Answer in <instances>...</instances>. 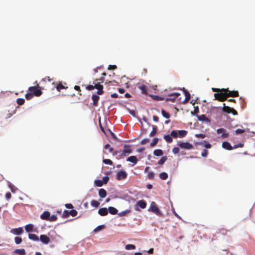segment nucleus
Wrapping results in <instances>:
<instances>
[{"instance_id": "nucleus-1", "label": "nucleus", "mask_w": 255, "mask_h": 255, "mask_svg": "<svg viewBox=\"0 0 255 255\" xmlns=\"http://www.w3.org/2000/svg\"><path fill=\"white\" fill-rule=\"evenodd\" d=\"M224 92H220L219 93H215V99L220 102H224L227 100L228 96L227 93L228 89H224Z\"/></svg>"}, {"instance_id": "nucleus-2", "label": "nucleus", "mask_w": 255, "mask_h": 255, "mask_svg": "<svg viewBox=\"0 0 255 255\" xmlns=\"http://www.w3.org/2000/svg\"><path fill=\"white\" fill-rule=\"evenodd\" d=\"M37 83L36 82H35ZM28 92L31 93L33 95L38 97L41 95L42 91L41 88L39 86L38 84L35 86L30 87L28 89Z\"/></svg>"}, {"instance_id": "nucleus-3", "label": "nucleus", "mask_w": 255, "mask_h": 255, "mask_svg": "<svg viewBox=\"0 0 255 255\" xmlns=\"http://www.w3.org/2000/svg\"><path fill=\"white\" fill-rule=\"evenodd\" d=\"M124 147V149L122 151H115L113 152V155L119 154L121 156H125L131 152V149L129 145L125 144Z\"/></svg>"}, {"instance_id": "nucleus-4", "label": "nucleus", "mask_w": 255, "mask_h": 255, "mask_svg": "<svg viewBox=\"0 0 255 255\" xmlns=\"http://www.w3.org/2000/svg\"><path fill=\"white\" fill-rule=\"evenodd\" d=\"M93 84H94V89H97L98 90L97 91V94L98 95H102L104 93L103 91V85L100 84V82H98V79H95L94 82Z\"/></svg>"}, {"instance_id": "nucleus-5", "label": "nucleus", "mask_w": 255, "mask_h": 255, "mask_svg": "<svg viewBox=\"0 0 255 255\" xmlns=\"http://www.w3.org/2000/svg\"><path fill=\"white\" fill-rule=\"evenodd\" d=\"M148 211H150L158 216H162V213L157 207L154 202H152Z\"/></svg>"}, {"instance_id": "nucleus-6", "label": "nucleus", "mask_w": 255, "mask_h": 255, "mask_svg": "<svg viewBox=\"0 0 255 255\" xmlns=\"http://www.w3.org/2000/svg\"><path fill=\"white\" fill-rule=\"evenodd\" d=\"M222 110L224 112L228 114L232 113L233 115H238L237 112L234 109L229 106H226L225 103L223 104V108H222Z\"/></svg>"}, {"instance_id": "nucleus-7", "label": "nucleus", "mask_w": 255, "mask_h": 255, "mask_svg": "<svg viewBox=\"0 0 255 255\" xmlns=\"http://www.w3.org/2000/svg\"><path fill=\"white\" fill-rule=\"evenodd\" d=\"M146 206V203L143 200H140L137 202L136 204L134 206V209L136 211H140L138 209V207H139L141 209L145 208Z\"/></svg>"}, {"instance_id": "nucleus-8", "label": "nucleus", "mask_w": 255, "mask_h": 255, "mask_svg": "<svg viewBox=\"0 0 255 255\" xmlns=\"http://www.w3.org/2000/svg\"><path fill=\"white\" fill-rule=\"evenodd\" d=\"M180 95V94L179 93H172L169 95V97L166 98L164 100H165L166 101H171L172 102H174L176 98L178 97Z\"/></svg>"}, {"instance_id": "nucleus-9", "label": "nucleus", "mask_w": 255, "mask_h": 255, "mask_svg": "<svg viewBox=\"0 0 255 255\" xmlns=\"http://www.w3.org/2000/svg\"><path fill=\"white\" fill-rule=\"evenodd\" d=\"M178 145L183 149H191L193 148V146L192 144L188 142H180V143L178 144Z\"/></svg>"}, {"instance_id": "nucleus-10", "label": "nucleus", "mask_w": 255, "mask_h": 255, "mask_svg": "<svg viewBox=\"0 0 255 255\" xmlns=\"http://www.w3.org/2000/svg\"><path fill=\"white\" fill-rule=\"evenodd\" d=\"M127 177V173L124 170H121L119 171L117 174L116 178L118 180H121L122 179H125Z\"/></svg>"}, {"instance_id": "nucleus-11", "label": "nucleus", "mask_w": 255, "mask_h": 255, "mask_svg": "<svg viewBox=\"0 0 255 255\" xmlns=\"http://www.w3.org/2000/svg\"><path fill=\"white\" fill-rule=\"evenodd\" d=\"M218 134H221V137L222 138H226L228 137L229 134L226 132V129L224 128H219L217 130Z\"/></svg>"}, {"instance_id": "nucleus-12", "label": "nucleus", "mask_w": 255, "mask_h": 255, "mask_svg": "<svg viewBox=\"0 0 255 255\" xmlns=\"http://www.w3.org/2000/svg\"><path fill=\"white\" fill-rule=\"evenodd\" d=\"M39 240L44 244H48L50 241L49 238L45 235H40Z\"/></svg>"}, {"instance_id": "nucleus-13", "label": "nucleus", "mask_w": 255, "mask_h": 255, "mask_svg": "<svg viewBox=\"0 0 255 255\" xmlns=\"http://www.w3.org/2000/svg\"><path fill=\"white\" fill-rule=\"evenodd\" d=\"M183 91H184V94L185 96V99L184 100V101L183 102V103L185 104V103H187L190 100L191 96H190V94L189 93V92L186 89H185V88H183Z\"/></svg>"}, {"instance_id": "nucleus-14", "label": "nucleus", "mask_w": 255, "mask_h": 255, "mask_svg": "<svg viewBox=\"0 0 255 255\" xmlns=\"http://www.w3.org/2000/svg\"><path fill=\"white\" fill-rule=\"evenodd\" d=\"M23 232L22 228L19 227L18 228L12 229L10 230V233L15 235H20Z\"/></svg>"}, {"instance_id": "nucleus-15", "label": "nucleus", "mask_w": 255, "mask_h": 255, "mask_svg": "<svg viewBox=\"0 0 255 255\" xmlns=\"http://www.w3.org/2000/svg\"><path fill=\"white\" fill-rule=\"evenodd\" d=\"M227 93L228 98L229 97H237L239 96V93L237 91H231L229 90V89H228V92H227Z\"/></svg>"}, {"instance_id": "nucleus-16", "label": "nucleus", "mask_w": 255, "mask_h": 255, "mask_svg": "<svg viewBox=\"0 0 255 255\" xmlns=\"http://www.w3.org/2000/svg\"><path fill=\"white\" fill-rule=\"evenodd\" d=\"M98 213L102 216H106L108 214V211L107 208H102L99 209Z\"/></svg>"}, {"instance_id": "nucleus-17", "label": "nucleus", "mask_w": 255, "mask_h": 255, "mask_svg": "<svg viewBox=\"0 0 255 255\" xmlns=\"http://www.w3.org/2000/svg\"><path fill=\"white\" fill-rule=\"evenodd\" d=\"M50 215V213L48 211H44L41 215L40 218L42 220H47L49 218Z\"/></svg>"}, {"instance_id": "nucleus-18", "label": "nucleus", "mask_w": 255, "mask_h": 255, "mask_svg": "<svg viewBox=\"0 0 255 255\" xmlns=\"http://www.w3.org/2000/svg\"><path fill=\"white\" fill-rule=\"evenodd\" d=\"M222 147L229 150L233 149V147L231 146L230 143L227 141H224L222 143Z\"/></svg>"}, {"instance_id": "nucleus-19", "label": "nucleus", "mask_w": 255, "mask_h": 255, "mask_svg": "<svg viewBox=\"0 0 255 255\" xmlns=\"http://www.w3.org/2000/svg\"><path fill=\"white\" fill-rule=\"evenodd\" d=\"M100 99L99 96L97 95H93L92 96V99L93 101V105L95 106H97L98 104V101Z\"/></svg>"}, {"instance_id": "nucleus-20", "label": "nucleus", "mask_w": 255, "mask_h": 255, "mask_svg": "<svg viewBox=\"0 0 255 255\" xmlns=\"http://www.w3.org/2000/svg\"><path fill=\"white\" fill-rule=\"evenodd\" d=\"M15 254H18V255H25V251L23 249H15L14 251Z\"/></svg>"}, {"instance_id": "nucleus-21", "label": "nucleus", "mask_w": 255, "mask_h": 255, "mask_svg": "<svg viewBox=\"0 0 255 255\" xmlns=\"http://www.w3.org/2000/svg\"><path fill=\"white\" fill-rule=\"evenodd\" d=\"M127 160L131 162L134 164L137 162V159L135 156H130L127 158Z\"/></svg>"}, {"instance_id": "nucleus-22", "label": "nucleus", "mask_w": 255, "mask_h": 255, "mask_svg": "<svg viewBox=\"0 0 255 255\" xmlns=\"http://www.w3.org/2000/svg\"><path fill=\"white\" fill-rule=\"evenodd\" d=\"M99 195L102 198H104L107 196V192L104 189H100L99 190Z\"/></svg>"}, {"instance_id": "nucleus-23", "label": "nucleus", "mask_w": 255, "mask_h": 255, "mask_svg": "<svg viewBox=\"0 0 255 255\" xmlns=\"http://www.w3.org/2000/svg\"><path fill=\"white\" fill-rule=\"evenodd\" d=\"M33 227L34 226L32 224H29L25 226V230L26 232H32L33 230Z\"/></svg>"}, {"instance_id": "nucleus-24", "label": "nucleus", "mask_w": 255, "mask_h": 255, "mask_svg": "<svg viewBox=\"0 0 255 255\" xmlns=\"http://www.w3.org/2000/svg\"><path fill=\"white\" fill-rule=\"evenodd\" d=\"M198 119L199 121H205V122H210V120H209V119L208 118H207L206 117V116L204 115H201L198 116Z\"/></svg>"}, {"instance_id": "nucleus-25", "label": "nucleus", "mask_w": 255, "mask_h": 255, "mask_svg": "<svg viewBox=\"0 0 255 255\" xmlns=\"http://www.w3.org/2000/svg\"><path fill=\"white\" fill-rule=\"evenodd\" d=\"M108 211L112 215H116L118 213V210L113 207H109Z\"/></svg>"}, {"instance_id": "nucleus-26", "label": "nucleus", "mask_w": 255, "mask_h": 255, "mask_svg": "<svg viewBox=\"0 0 255 255\" xmlns=\"http://www.w3.org/2000/svg\"><path fill=\"white\" fill-rule=\"evenodd\" d=\"M28 238L30 240H31L34 241H38L39 240L38 236L34 234H29Z\"/></svg>"}, {"instance_id": "nucleus-27", "label": "nucleus", "mask_w": 255, "mask_h": 255, "mask_svg": "<svg viewBox=\"0 0 255 255\" xmlns=\"http://www.w3.org/2000/svg\"><path fill=\"white\" fill-rule=\"evenodd\" d=\"M153 154L155 156H159L162 155L163 154V152L161 149H155L154 150Z\"/></svg>"}, {"instance_id": "nucleus-28", "label": "nucleus", "mask_w": 255, "mask_h": 255, "mask_svg": "<svg viewBox=\"0 0 255 255\" xmlns=\"http://www.w3.org/2000/svg\"><path fill=\"white\" fill-rule=\"evenodd\" d=\"M100 202L98 201L93 200L91 201V205L92 206L95 208H98L100 205Z\"/></svg>"}, {"instance_id": "nucleus-29", "label": "nucleus", "mask_w": 255, "mask_h": 255, "mask_svg": "<svg viewBox=\"0 0 255 255\" xmlns=\"http://www.w3.org/2000/svg\"><path fill=\"white\" fill-rule=\"evenodd\" d=\"M200 145H202L207 148H210L211 147V144L209 143H207L205 140L203 142H201L199 143Z\"/></svg>"}, {"instance_id": "nucleus-30", "label": "nucleus", "mask_w": 255, "mask_h": 255, "mask_svg": "<svg viewBox=\"0 0 255 255\" xmlns=\"http://www.w3.org/2000/svg\"><path fill=\"white\" fill-rule=\"evenodd\" d=\"M159 176L161 179L166 180L168 178V174L166 172H162L159 174Z\"/></svg>"}, {"instance_id": "nucleus-31", "label": "nucleus", "mask_w": 255, "mask_h": 255, "mask_svg": "<svg viewBox=\"0 0 255 255\" xmlns=\"http://www.w3.org/2000/svg\"><path fill=\"white\" fill-rule=\"evenodd\" d=\"M187 133V131L185 130H180L178 131V134L180 137H185Z\"/></svg>"}, {"instance_id": "nucleus-32", "label": "nucleus", "mask_w": 255, "mask_h": 255, "mask_svg": "<svg viewBox=\"0 0 255 255\" xmlns=\"http://www.w3.org/2000/svg\"><path fill=\"white\" fill-rule=\"evenodd\" d=\"M164 139L168 143H171L172 142V138L171 136V135H164Z\"/></svg>"}, {"instance_id": "nucleus-33", "label": "nucleus", "mask_w": 255, "mask_h": 255, "mask_svg": "<svg viewBox=\"0 0 255 255\" xmlns=\"http://www.w3.org/2000/svg\"><path fill=\"white\" fill-rule=\"evenodd\" d=\"M167 159V157L166 156H162L161 158V159L158 161L157 163L160 165L163 164Z\"/></svg>"}, {"instance_id": "nucleus-34", "label": "nucleus", "mask_w": 255, "mask_h": 255, "mask_svg": "<svg viewBox=\"0 0 255 255\" xmlns=\"http://www.w3.org/2000/svg\"><path fill=\"white\" fill-rule=\"evenodd\" d=\"M139 89L141 90L142 93L146 94H147V89L145 85H141L139 86Z\"/></svg>"}, {"instance_id": "nucleus-35", "label": "nucleus", "mask_w": 255, "mask_h": 255, "mask_svg": "<svg viewBox=\"0 0 255 255\" xmlns=\"http://www.w3.org/2000/svg\"><path fill=\"white\" fill-rule=\"evenodd\" d=\"M156 130H157V128L155 126H153L152 127V130L150 132V134H149V136H153L155 135V134L156 133Z\"/></svg>"}, {"instance_id": "nucleus-36", "label": "nucleus", "mask_w": 255, "mask_h": 255, "mask_svg": "<svg viewBox=\"0 0 255 255\" xmlns=\"http://www.w3.org/2000/svg\"><path fill=\"white\" fill-rule=\"evenodd\" d=\"M161 114L163 117L166 119H169L170 118V115L168 113L166 112L165 110H161Z\"/></svg>"}, {"instance_id": "nucleus-37", "label": "nucleus", "mask_w": 255, "mask_h": 255, "mask_svg": "<svg viewBox=\"0 0 255 255\" xmlns=\"http://www.w3.org/2000/svg\"><path fill=\"white\" fill-rule=\"evenodd\" d=\"M67 88L64 86H63L61 83L58 84L56 86V89L58 91H60L62 89Z\"/></svg>"}, {"instance_id": "nucleus-38", "label": "nucleus", "mask_w": 255, "mask_h": 255, "mask_svg": "<svg viewBox=\"0 0 255 255\" xmlns=\"http://www.w3.org/2000/svg\"><path fill=\"white\" fill-rule=\"evenodd\" d=\"M126 249L127 250H134L135 249V246L131 244H128L126 246Z\"/></svg>"}, {"instance_id": "nucleus-39", "label": "nucleus", "mask_w": 255, "mask_h": 255, "mask_svg": "<svg viewBox=\"0 0 255 255\" xmlns=\"http://www.w3.org/2000/svg\"><path fill=\"white\" fill-rule=\"evenodd\" d=\"M95 184L98 187H101L103 185V182L101 180H96L95 181Z\"/></svg>"}, {"instance_id": "nucleus-40", "label": "nucleus", "mask_w": 255, "mask_h": 255, "mask_svg": "<svg viewBox=\"0 0 255 255\" xmlns=\"http://www.w3.org/2000/svg\"><path fill=\"white\" fill-rule=\"evenodd\" d=\"M151 97L154 100H156V101H162V100H164L165 99L164 98H162V97H159V96H156V95H153V96H151Z\"/></svg>"}, {"instance_id": "nucleus-41", "label": "nucleus", "mask_w": 255, "mask_h": 255, "mask_svg": "<svg viewBox=\"0 0 255 255\" xmlns=\"http://www.w3.org/2000/svg\"><path fill=\"white\" fill-rule=\"evenodd\" d=\"M158 141V138L157 137L154 138L152 142L150 143V146L151 147H154L156 145Z\"/></svg>"}, {"instance_id": "nucleus-42", "label": "nucleus", "mask_w": 255, "mask_h": 255, "mask_svg": "<svg viewBox=\"0 0 255 255\" xmlns=\"http://www.w3.org/2000/svg\"><path fill=\"white\" fill-rule=\"evenodd\" d=\"M57 220V217L56 215H53L52 216H49V218L48 220V221L50 222H54Z\"/></svg>"}, {"instance_id": "nucleus-43", "label": "nucleus", "mask_w": 255, "mask_h": 255, "mask_svg": "<svg viewBox=\"0 0 255 255\" xmlns=\"http://www.w3.org/2000/svg\"><path fill=\"white\" fill-rule=\"evenodd\" d=\"M104 148L106 149H109L110 152H113L114 149L113 147H111L109 144H107L105 145Z\"/></svg>"}, {"instance_id": "nucleus-44", "label": "nucleus", "mask_w": 255, "mask_h": 255, "mask_svg": "<svg viewBox=\"0 0 255 255\" xmlns=\"http://www.w3.org/2000/svg\"><path fill=\"white\" fill-rule=\"evenodd\" d=\"M16 102L18 105H22L24 104L25 100L24 99L22 98H18L17 99Z\"/></svg>"}, {"instance_id": "nucleus-45", "label": "nucleus", "mask_w": 255, "mask_h": 255, "mask_svg": "<svg viewBox=\"0 0 255 255\" xmlns=\"http://www.w3.org/2000/svg\"><path fill=\"white\" fill-rule=\"evenodd\" d=\"M14 241L16 244H20L22 242V239L19 237H16L14 238Z\"/></svg>"}, {"instance_id": "nucleus-46", "label": "nucleus", "mask_w": 255, "mask_h": 255, "mask_svg": "<svg viewBox=\"0 0 255 255\" xmlns=\"http://www.w3.org/2000/svg\"><path fill=\"white\" fill-rule=\"evenodd\" d=\"M69 215H71L72 217H75L77 215V211L76 210H71L69 211Z\"/></svg>"}, {"instance_id": "nucleus-47", "label": "nucleus", "mask_w": 255, "mask_h": 255, "mask_svg": "<svg viewBox=\"0 0 255 255\" xmlns=\"http://www.w3.org/2000/svg\"><path fill=\"white\" fill-rule=\"evenodd\" d=\"M212 90L213 92H217V93H219L220 92H224V88L223 89H219V88H212Z\"/></svg>"}, {"instance_id": "nucleus-48", "label": "nucleus", "mask_w": 255, "mask_h": 255, "mask_svg": "<svg viewBox=\"0 0 255 255\" xmlns=\"http://www.w3.org/2000/svg\"><path fill=\"white\" fill-rule=\"evenodd\" d=\"M25 98L27 100H29L30 99H31L33 97V95L29 92V93H27L25 96Z\"/></svg>"}, {"instance_id": "nucleus-49", "label": "nucleus", "mask_w": 255, "mask_h": 255, "mask_svg": "<svg viewBox=\"0 0 255 255\" xmlns=\"http://www.w3.org/2000/svg\"><path fill=\"white\" fill-rule=\"evenodd\" d=\"M103 162L106 164L112 165L113 164V161L109 159H105L103 160Z\"/></svg>"}, {"instance_id": "nucleus-50", "label": "nucleus", "mask_w": 255, "mask_h": 255, "mask_svg": "<svg viewBox=\"0 0 255 255\" xmlns=\"http://www.w3.org/2000/svg\"><path fill=\"white\" fill-rule=\"evenodd\" d=\"M170 135L174 138H177L178 136L177 131L176 130H172L170 133Z\"/></svg>"}, {"instance_id": "nucleus-51", "label": "nucleus", "mask_w": 255, "mask_h": 255, "mask_svg": "<svg viewBox=\"0 0 255 255\" xmlns=\"http://www.w3.org/2000/svg\"><path fill=\"white\" fill-rule=\"evenodd\" d=\"M208 154V151L206 149H204L201 153V155L203 157H206Z\"/></svg>"}, {"instance_id": "nucleus-52", "label": "nucleus", "mask_w": 255, "mask_h": 255, "mask_svg": "<svg viewBox=\"0 0 255 255\" xmlns=\"http://www.w3.org/2000/svg\"><path fill=\"white\" fill-rule=\"evenodd\" d=\"M154 173L153 172H150L148 174V178L149 179L152 180L154 178Z\"/></svg>"}, {"instance_id": "nucleus-53", "label": "nucleus", "mask_w": 255, "mask_h": 255, "mask_svg": "<svg viewBox=\"0 0 255 255\" xmlns=\"http://www.w3.org/2000/svg\"><path fill=\"white\" fill-rule=\"evenodd\" d=\"M69 215V211L67 210H65L62 214V217L64 218H67Z\"/></svg>"}, {"instance_id": "nucleus-54", "label": "nucleus", "mask_w": 255, "mask_h": 255, "mask_svg": "<svg viewBox=\"0 0 255 255\" xmlns=\"http://www.w3.org/2000/svg\"><path fill=\"white\" fill-rule=\"evenodd\" d=\"M245 130L243 129H237L235 130V132L237 134H242L245 132Z\"/></svg>"}, {"instance_id": "nucleus-55", "label": "nucleus", "mask_w": 255, "mask_h": 255, "mask_svg": "<svg viewBox=\"0 0 255 255\" xmlns=\"http://www.w3.org/2000/svg\"><path fill=\"white\" fill-rule=\"evenodd\" d=\"M219 232L224 236L226 235L227 234V231L224 228L220 229Z\"/></svg>"}, {"instance_id": "nucleus-56", "label": "nucleus", "mask_w": 255, "mask_h": 255, "mask_svg": "<svg viewBox=\"0 0 255 255\" xmlns=\"http://www.w3.org/2000/svg\"><path fill=\"white\" fill-rule=\"evenodd\" d=\"M129 212H130V211L129 210H127L126 211H124L119 213V215L120 216H124V215H125L127 213H129Z\"/></svg>"}, {"instance_id": "nucleus-57", "label": "nucleus", "mask_w": 255, "mask_h": 255, "mask_svg": "<svg viewBox=\"0 0 255 255\" xmlns=\"http://www.w3.org/2000/svg\"><path fill=\"white\" fill-rule=\"evenodd\" d=\"M243 146H244V144L240 143L239 144L234 145V146L233 147V148H237L239 147H243Z\"/></svg>"}, {"instance_id": "nucleus-58", "label": "nucleus", "mask_w": 255, "mask_h": 255, "mask_svg": "<svg viewBox=\"0 0 255 255\" xmlns=\"http://www.w3.org/2000/svg\"><path fill=\"white\" fill-rule=\"evenodd\" d=\"M109 180V178L108 176H104L103 177L102 181L103 183L106 184Z\"/></svg>"}, {"instance_id": "nucleus-59", "label": "nucleus", "mask_w": 255, "mask_h": 255, "mask_svg": "<svg viewBox=\"0 0 255 255\" xmlns=\"http://www.w3.org/2000/svg\"><path fill=\"white\" fill-rule=\"evenodd\" d=\"M172 152L174 153V154H177L178 153H179V148L178 147H174L172 149Z\"/></svg>"}, {"instance_id": "nucleus-60", "label": "nucleus", "mask_w": 255, "mask_h": 255, "mask_svg": "<svg viewBox=\"0 0 255 255\" xmlns=\"http://www.w3.org/2000/svg\"><path fill=\"white\" fill-rule=\"evenodd\" d=\"M74 89L76 91H78L79 92V95H81V89H80V87L79 86H77V85H76L74 86Z\"/></svg>"}, {"instance_id": "nucleus-61", "label": "nucleus", "mask_w": 255, "mask_h": 255, "mask_svg": "<svg viewBox=\"0 0 255 255\" xmlns=\"http://www.w3.org/2000/svg\"><path fill=\"white\" fill-rule=\"evenodd\" d=\"M196 137H198V138H204L205 137V135L204 134H202V133H200V134H196L195 135Z\"/></svg>"}, {"instance_id": "nucleus-62", "label": "nucleus", "mask_w": 255, "mask_h": 255, "mask_svg": "<svg viewBox=\"0 0 255 255\" xmlns=\"http://www.w3.org/2000/svg\"><path fill=\"white\" fill-rule=\"evenodd\" d=\"M94 89V85H88V86H86V89L89 90V91L92 90Z\"/></svg>"}, {"instance_id": "nucleus-63", "label": "nucleus", "mask_w": 255, "mask_h": 255, "mask_svg": "<svg viewBox=\"0 0 255 255\" xmlns=\"http://www.w3.org/2000/svg\"><path fill=\"white\" fill-rule=\"evenodd\" d=\"M11 197V194L10 192H7L6 193L5 198L7 200H9L10 199Z\"/></svg>"}, {"instance_id": "nucleus-64", "label": "nucleus", "mask_w": 255, "mask_h": 255, "mask_svg": "<svg viewBox=\"0 0 255 255\" xmlns=\"http://www.w3.org/2000/svg\"><path fill=\"white\" fill-rule=\"evenodd\" d=\"M149 139H147V138H145V139H142L141 141V144H145L147 143H148L149 142Z\"/></svg>"}]
</instances>
